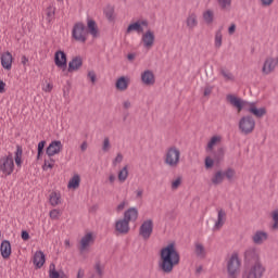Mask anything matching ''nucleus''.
Masks as SVG:
<instances>
[{
	"label": "nucleus",
	"instance_id": "f257e3e1",
	"mask_svg": "<svg viewBox=\"0 0 278 278\" xmlns=\"http://www.w3.org/2000/svg\"><path fill=\"white\" fill-rule=\"evenodd\" d=\"M179 262H181V256L177 251L175 242H172L161 249L159 268L162 270V273L165 275H170V273H173L175 269V266H179Z\"/></svg>",
	"mask_w": 278,
	"mask_h": 278
},
{
	"label": "nucleus",
	"instance_id": "f03ea898",
	"mask_svg": "<svg viewBox=\"0 0 278 278\" xmlns=\"http://www.w3.org/2000/svg\"><path fill=\"white\" fill-rule=\"evenodd\" d=\"M138 220V208L130 207L124 213V218L118 219L115 223V230L117 233H122V236H127L129 231V223H136Z\"/></svg>",
	"mask_w": 278,
	"mask_h": 278
},
{
	"label": "nucleus",
	"instance_id": "7ed1b4c3",
	"mask_svg": "<svg viewBox=\"0 0 278 278\" xmlns=\"http://www.w3.org/2000/svg\"><path fill=\"white\" fill-rule=\"evenodd\" d=\"M54 63L58 68H60L61 75L63 77L68 76V73H71V63H67L66 60V53L64 51H56L54 54Z\"/></svg>",
	"mask_w": 278,
	"mask_h": 278
},
{
	"label": "nucleus",
	"instance_id": "20e7f679",
	"mask_svg": "<svg viewBox=\"0 0 278 278\" xmlns=\"http://www.w3.org/2000/svg\"><path fill=\"white\" fill-rule=\"evenodd\" d=\"M225 177L229 181H233V177H236V169L228 167L225 172L217 170L212 177L211 181L213 186H219L225 181Z\"/></svg>",
	"mask_w": 278,
	"mask_h": 278
},
{
	"label": "nucleus",
	"instance_id": "39448f33",
	"mask_svg": "<svg viewBox=\"0 0 278 278\" xmlns=\"http://www.w3.org/2000/svg\"><path fill=\"white\" fill-rule=\"evenodd\" d=\"M0 173L5 175V177L14 173V156L11 152H9L8 155L0 157Z\"/></svg>",
	"mask_w": 278,
	"mask_h": 278
},
{
	"label": "nucleus",
	"instance_id": "423d86ee",
	"mask_svg": "<svg viewBox=\"0 0 278 278\" xmlns=\"http://www.w3.org/2000/svg\"><path fill=\"white\" fill-rule=\"evenodd\" d=\"M264 273H266V268L262 263H256L243 270L242 278H262L264 277Z\"/></svg>",
	"mask_w": 278,
	"mask_h": 278
},
{
	"label": "nucleus",
	"instance_id": "0eeeda50",
	"mask_svg": "<svg viewBox=\"0 0 278 278\" xmlns=\"http://www.w3.org/2000/svg\"><path fill=\"white\" fill-rule=\"evenodd\" d=\"M255 129V118L251 115H247L241 117L239 121V130L241 134H244V136H249V134H253Z\"/></svg>",
	"mask_w": 278,
	"mask_h": 278
},
{
	"label": "nucleus",
	"instance_id": "6e6552de",
	"mask_svg": "<svg viewBox=\"0 0 278 278\" xmlns=\"http://www.w3.org/2000/svg\"><path fill=\"white\" fill-rule=\"evenodd\" d=\"M228 278H237L240 273V258L233 253L227 262Z\"/></svg>",
	"mask_w": 278,
	"mask_h": 278
},
{
	"label": "nucleus",
	"instance_id": "1a4fd4ad",
	"mask_svg": "<svg viewBox=\"0 0 278 278\" xmlns=\"http://www.w3.org/2000/svg\"><path fill=\"white\" fill-rule=\"evenodd\" d=\"M179 157H181V152L179 149H177V147H170L168 148L165 156V164L172 168H175V166L179 164Z\"/></svg>",
	"mask_w": 278,
	"mask_h": 278
},
{
	"label": "nucleus",
	"instance_id": "9d476101",
	"mask_svg": "<svg viewBox=\"0 0 278 278\" xmlns=\"http://www.w3.org/2000/svg\"><path fill=\"white\" fill-rule=\"evenodd\" d=\"M86 30V25L84 23L78 22L74 25L73 30H72V38L76 40V42H81L85 45V42L88 40L84 31Z\"/></svg>",
	"mask_w": 278,
	"mask_h": 278
},
{
	"label": "nucleus",
	"instance_id": "9b49d317",
	"mask_svg": "<svg viewBox=\"0 0 278 278\" xmlns=\"http://www.w3.org/2000/svg\"><path fill=\"white\" fill-rule=\"evenodd\" d=\"M151 233H153V219H147L139 228V236H141L143 240H149Z\"/></svg>",
	"mask_w": 278,
	"mask_h": 278
},
{
	"label": "nucleus",
	"instance_id": "f8f14e48",
	"mask_svg": "<svg viewBox=\"0 0 278 278\" xmlns=\"http://www.w3.org/2000/svg\"><path fill=\"white\" fill-rule=\"evenodd\" d=\"M244 263L245 264H262L260 262V254H257V250L255 248H249L248 250H245L244 252Z\"/></svg>",
	"mask_w": 278,
	"mask_h": 278
},
{
	"label": "nucleus",
	"instance_id": "ddd939ff",
	"mask_svg": "<svg viewBox=\"0 0 278 278\" xmlns=\"http://www.w3.org/2000/svg\"><path fill=\"white\" fill-rule=\"evenodd\" d=\"M143 27H149V21L143 20V21H137L135 23H131L128 25L126 29V34H131V31H137V34H142L144 31Z\"/></svg>",
	"mask_w": 278,
	"mask_h": 278
},
{
	"label": "nucleus",
	"instance_id": "4468645a",
	"mask_svg": "<svg viewBox=\"0 0 278 278\" xmlns=\"http://www.w3.org/2000/svg\"><path fill=\"white\" fill-rule=\"evenodd\" d=\"M90 244H94V236L92 232L86 233L80 240V253H86L90 249Z\"/></svg>",
	"mask_w": 278,
	"mask_h": 278
},
{
	"label": "nucleus",
	"instance_id": "2eb2a0df",
	"mask_svg": "<svg viewBox=\"0 0 278 278\" xmlns=\"http://www.w3.org/2000/svg\"><path fill=\"white\" fill-rule=\"evenodd\" d=\"M62 151V141L60 140H54L51 141L49 147L46 149V155L48 157H53V155H58Z\"/></svg>",
	"mask_w": 278,
	"mask_h": 278
},
{
	"label": "nucleus",
	"instance_id": "dca6fc26",
	"mask_svg": "<svg viewBox=\"0 0 278 278\" xmlns=\"http://www.w3.org/2000/svg\"><path fill=\"white\" fill-rule=\"evenodd\" d=\"M87 31L92 36V38H99L101 33L99 31V25L97 22L90 17L87 18Z\"/></svg>",
	"mask_w": 278,
	"mask_h": 278
},
{
	"label": "nucleus",
	"instance_id": "f3484780",
	"mask_svg": "<svg viewBox=\"0 0 278 278\" xmlns=\"http://www.w3.org/2000/svg\"><path fill=\"white\" fill-rule=\"evenodd\" d=\"M226 100L229 101L230 105L236 108L238 112H242V110L244 109V102L241 98H238L233 94H228L226 97Z\"/></svg>",
	"mask_w": 278,
	"mask_h": 278
},
{
	"label": "nucleus",
	"instance_id": "a211bd4d",
	"mask_svg": "<svg viewBox=\"0 0 278 278\" xmlns=\"http://www.w3.org/2000/svg\"><path fill=\"white\" fill-rule=\"evenodd\" d=\"M141 81L144 86H153L155 84V74L151 70H147L141 74Z\"/></svg>",
	"mask_w": 278,
	"mask_h": 278
},
{
	"label": "nucleus",
	"instance_id": "6ab92c4d",
	"mask_svg": "<svg viewBox=\"0 0 278 278\" xmlns=\"http://www.w3.org/2000/svg\"><path fill=\"white\" fill-rule=\"evenodd\" d=\"M0 253L3 260H10V255H12V244L9 240H3L0 245Z\"/></svg>",
	"mask_w": 278,
	"mask_h": 278
},
{
	"label": "nucleus",
	"instance_id": "aec40b11",
	"mask_svg": "<svg viewBox=\"0 0 278 278\" xmlns=\"http://www.w3.org/2000/svg\"><path fill=\"white\" fill-rule=\"evenodd\" d=\"M142 42L147 49H151L155 42V34L152 30H147L146 34L142 35Z\"/></svg>",
	"mask_w": 278,
	"mask_h": 278
},
{
	"label": "nucleus",
	"instance_id": "412c9836",
	"mask_svg": "<svg viewBox=\"0 0 278 278\" xmlns=\"http://www.w3.org/2000/svg\"><path fill=\"white\" fill-rule=\"evenodd\" d=\"M248 112H250V114H253V116H255L256 118H262L263 116H266V108L258 109L255 105V102L250 103Z\"/></svg>",
	"mask_w": 278,
	"mask_h": 278
},
{
	"label": "nucleus",
	"instance_id": "4be33fe9",
	"mask_svg": "<svg viewBox=\"0 0 278 278\" xmlns=\"http://www.w3.org/2000/svg\"><path fill=\"white\" fill-rule=\"evenodd\" d=\"M12 53L10 51H7L1 55V64L2 68H5V71L12 70V62H13Z\"/></svg>",
	"mask_w": 278,
	"mask_h": 278
},
{
	"label": "nucleus",
	"instance_id": "5701e85b",
	"mask_svg": "<svg viewBox=\"0 0 278 278\" xmlns=\"http://www.w3.org/2000/svg\"><path fill=\"white\" fill-rule=\"evenodd\" d=\"M252 240H253L254 244H264L265 240H268V232L257 230L253 235Z\"/></svg>",
	"mask_w": 278,
	"mask_h": 278
},
{
	"label": "nucleus",
	"instance_id": "b1692460",
	"mask_svg": "<svg viewBox=\"0 0 278 278\" xmlns=\"http://www.w3.org/2000/svg\"><path fill=\"white\" fill-rule=\"evenodd\" d=\"M46 257L45 253L42 251H37L33 258V264L36 266V268H41L45 266Z\"/></svg>",
	"mask_w": 278,
	"mask_h": 278
},
{
	"label": "nucleus",
	"instance_id": "393cba45",
	"mask_svg": "<svg viewBox=\"0 0 278 278\" xmlns=\"http://www.w3.org/2000/svg\"><path fill=\"white\" fill-rule=\"evenodd\" d=\"M115 88L122 92L127 90V88H129V80L127 77L121 76L115 83Z\"/></svg>",
	"mask_w": 278,
	"mask_h": 278
},
{
	"label": "nucleus",
	"instance_id": "a878e982",
	"mask_svg": "<svg viewBox=\"0 0 278 278\" xmlns=\"http://www.w3.org/2000/svg\"><path fill=\"white\" fill-rule=\"evenodd\" d=\"M226 218H227V213H225V211L220 208L217 214V220L215 223L214 229H217V230L220 229L223 225H225Z\"/></svg>",
	"mask_w": 278,
	"mask_h": 278
},
{
	"label": "nucleus",
	"instance_id": "bb28decb",
	"mask_svg": "<svg viewBox=\"0 0 278 278\" xmlns=\"http://www.w3.org/2000/svg\"><path fill=\"white\" fill-rule=\"evenodd\" d=\"M81 66H84V60L81 59V56H75L72 59L71 61V71H79V68H81Z\"/></svg>",
	"mask_w": 278,
	"mask_h": 278
},
{
	"label": "nucleus",
	"instance_id": "cd10ccee",
	"mask_svg": "<svg viewBox=\"0 0 278 278\" xmlns=\"http://www.w3.org/2000/svg\"><path fill=\"white\" fill-rule=\"evenodd\" d=\"M213 160H215L216 164H220L222 160L225 159V149L218 148L216 151H212Z\"/></svg>",
	"mask_w": 278,
	"mask_h": 278
},
{
	"label": "nucleus",
	"instance_id": "c85d7f7f",
	"mask_svg": "<svg viewBox=\"0 0 278 278\" xmlns=\"http://www.w3.org/2000/svg\"><path fill=\"white\" fill-rule=\"evenodd\" d=\"M186 23H187V27H189V29H194V27H197V25H199V21L197 20V13L189 14Z\"/></svg>",
	"mask_w": 278,
	"mask_h": 278
},
{
	"label": "nucleus",
	"instance_id": "c756f323",
	"mask_svg": "<svg viewBox=\"0 0 278 278\" xmlns=\"http://www.w3.org/2000/svg\"><path fill=\"white\" fill-rule=\"evenodd\" d=\"M127 177H129L128 166L125 165L117 174V179L121 184H125L127 181Z\"/></svg>",
	"mask_w": 278,
	"mask_h": 278
},
{
	"label": "nucleus",
	"instance_id": "7c9ffc66",
	"mask_svg": "<svg viewBox=\"0 0 278 278\" xmlns=\"http://www.w3.org/2000/svg\"><path fill=\"white\" fill-rule=\"evenodd\" d=\"M215 47L216 49H220V47H223V26H220L215 33Z\"/></svg>",
	"mask_w": 278,
	"mask_h": 278
},
{
	"label": "nucleus",
	"instance_id": "2f4dec72",
	"mask_svg": "<svg viewBox=\"0 0 278 278\" xmlns=\"http://www.w3.org/2000/svg\"><path fill=\"white\" fill-rule=\"evenodd\" d=\"M217 5L223 12L231 10V0H217Z\"/></svg>",
	"mask_w": 278,
	"mask_h": 278
},
{
	"label": "nucleus",
	"instance_id": "473e14b6",
	"mask_svg": "<svg viewBox=\"0 0 278 278\" xmlns=\"http://www.w3.org/2000/svg\"><path fill=\"white\" fill-rule=\"evenodd\" d=\"M15 164L16 166H21L23 164V147L21 146H16Z\"/></svg>",
	"mask_w": 278,
	"mask_h": 278
},
{
	"label": "nucleus",
	"instance_id": "72a5a7b5",
	"mask_svg": "<svg viewBox=\"0 0 278 278\" xmlns=\"http://www.w3.org/2000/svg\"><path fill=\"white\" fill-rule=\"evenodd\" d=\"M203 21L206 23V25H212V23H214V11L206 10L203 13Z\"/></svg>",
	"mask_w": 278,
	"mask_h": 278
},
{
	"label": "nucleus",
	"instance_id": "f704fd0d",
	"mask_svg": "<svg viewBox=\"0 0 278 278\" xmlns=\"http://www.w3.org/2000/svg\"><path fill=\"white\" fill-rule=\"evenodd\" d=\"M81 184V176L79 174H75L71 179V188L72 190H77Z\"/></svg>",
	"mask_w": 278,
	"mask_h": 278
},
{
	"label": "nucleus",
	"instance_id": "c9c22d12",
	"mask_svg": "<svg viewBox=\"0 0 278 278\" xmlns=\"http://www.w3.org/2000/svg\"><path fill=\"white\" fill-rule=\"evenodd\" d=\"M53 18H55V9L53 8V5H49L46 9V21L48 23H51V21H53Z\"/></svg>",
	"mask_w": 278,
	"mask_h": 278
},
{
	"label": "nucleus",
	"instance_id": "e433bc0d",
	"mask_svg": "<svg viewBox=\"0 0 278 278\" xmlns=\"http://www.w3.org/2000/svg\"><path fill=\"white\" fill-rule=\"evenodd\" d=\"M50 204L55 207V205H60V193L53 191L49 197Z\"/></svg>",
	"mask_w": 278,
	"mask_h": 278
},
{
	"label": "nucleus",
	"instance_id": "4c0bfd02",
	"mask_svg": "<svg viewBox=\"0 0 278 278\" xmlns=\"http://www.w3.org/2000/svg\"><path fill=\"white\" fill-rule=\"evenodd\" d=\"M219 73L226 81H233V74L225 67H220Z\"/></svg>",
	"mask_w": 278,
	"mask_h": 278
},
{
	"label": "nucleus",
	"instance_id": "58836bf2",
	"mask_svg": "<svg viewBox=\"0 0 278 278\" xmlns=\"http://www.w3.org/2000/svg\"><path fill=\"white\" fill-rule=\"evenodd\" d=\"M220 142L219 136H213L211 140L207 143L206 151H214V147H216V143Z\"/></svg>",
	"mask_w": 278,
	"mask_h": 278
},
{
	"label": "nucleus",
	"instance_id": "ea45409f",
	"mask_svg": "<svg viewBox=\"0 0 278 278\" xmlns=\"http://www.w3.org/2000/svg\"><path fill=\"white\" fill-rule=\"evenodd\" d=\"M104 15L106 16L108 21H114V7L106 5L104 9Z\"/></svg>",
	"mask_w": 278,
	"mask_h": 278
},
{
	"label": "nucleus",
	"instance_id": "a19ab883",
	"mask_svg": "<svg viewBox=\"0 0 278 278\" xmlns=\"http://www.w3.org/2000/svg\"><path fill=\"white\" fill-rule=\"evenodd\" d=\"M47 146V141L42 140L38 143L37 148V160H40L45 153V147Z\"/></svg>",
	"mask_w": 278,
	"mask_h": 278
},
{
	"label": "nucleus",
	"instance_id": "79ce46f5",
	"mask_svg": "<svg viewBox=\"0 0 278 278\" xmlns=\"http://www.w3.org/2000/svg\"><path fill=\"white\" fill-rule=\"evenodd\" d=\"M195 255L198 257H205V247L201 243H195Z\"/></svg>",
	"mask_w": 278,
	"mask_h": 278
},
{
	"label": "nucleus",
	"instance_id": "37998d69",
	"mask_svg": "<svg viewBox=\"0 0 278 278\" xmlns=\"http://www.w3.org/2000/svg\"><path fill=\"white\" fill-rule=\"evenodd\" d=\"M49 278H60V271H56L53 263L49 266Z\"/></svg>",
	"mask_w": 278,
	"mask_h": 278
},
{
	"label": "nucleus",
	"instance_id": "c03bdc74",
	"mask_svg": "<svg viewBox=\"0 0 278 278\" xmlns=\"http://www.w3.org/2000/svg\"><path fill=\"white\" fill-rule=\"evenodd\" d=\"M214 162H216L212 156H206L204 160V167L206 170H210V168H214Z\"/></svg>",
	"mask_w": 278,
	"mask_h": 278
},
{
	"label": "nucleus",
	"instance_id": "a18cd8bd",
	"mask_svg": "<svg viewBox=\"0 0 278 278\" xmlns=\"http://www.w3.org/2000/svg\"><path fill=\"white\" fill-rule=\"evenodd\" d=\"M55 161L49 156V160H45V164L42 166L43 170H49V168H53Z\"/></svg>",
	"mask_w": 278,
	"mask_h": 278
},
{
	"label": "nucleus",
	"instance_id": "49530a36",
	"mask_svg": "<svg viewBox=\"0 0 278 278\" xmlns=\"http://www.w3.org/2000/svg\"><path fill=\"white\" fill-rule=\"evenodd\" d=\"M63 97L65 99H71V83L67 80V85L63 87Z\"/></svg>",
	"mask_w": 278,
	"mask_h": 278
},
{
	"label": "nucleus",
	"instance_id": "de8ad7c7",
	"mask_svg": "<svg viewBox=\"0 0 278 278\" xmlns=\"http://www.w3.org/2000/svg\"><path fill=\"white\" fill-rule=\"evenodd\" d=\"M94 270L99 278H103V267H101V262H97L94 265Z\"/></svg>",
	"mask_w": 278,
	"mask_h": 278
},
{
	"label": "nucleus",
	"instance_id": "09e8293b",
	"mask_svg": "<svg viewBox=\"0 0 278 278\" xmlns=\"http://www.w3.org/2000/svg\"><path fill=\"white\" fill-rule=\"evenodd\" d=\"M111 147L112 146L110 144V138L109 137L104 138L103 144H102V151L104 153H108V151H110Z\"/></svg>",
	"mask_w": 278,
	"mask_h": 278
},
{
	"label": "nucleus",
	"instance_id": "8fccbe9b",
	"mask_svg": "<svg viewBox=\"0 0 278 278\" xmlns=\"http://www.w3.org/2000/svg\"><path fill=\"white\" fill-rule=\"evenodd\" d=\"M181 186V176L172 181V190H177Z\"/></svg>",
	"mask_w": 278,
	"mask_h": 278
},
{
	"label": "nucleus",
	"instance_id": "3c124183",
	"mask_svg": "<svg viewBox=\"0 0 278 278\" xmlns=\"http://www.w3.org/2000/svg\"><path fill=\"white\" fill-rule=\"evenodd\" d=\"M50 218H52V220H56V218H60V210H52L50 211Z\"/></svg>",
	"mask_w": 278,
	"mask_h": 278
},
{
	"label": "nucleus",
	"instance_id": "603ef678",
	"mask_svg": "<svg viewBox=\"0 0 278 278\" xmlns=\"http://www.w3.org/2000/svg\"><path fill=\"white\" fill-rule=\"evenodd\" d=\"M212 90H214V87L206 85L204 88V97H210L212 94Z\"/></svg>",
	"mask_w": 278,
	"mask_h": 278
},
{
	"label": "nucleus",
	"instance_id": "864d4df0",
	"mask_svg": "<svg viewBox=\"0 0 278 278\" xmlns=\"http://www.w3.org/2000/svg\"><path fill=\"white\" fill-rule=\"evenodd\" d=\"M121 162H123V154L117 153L116 157L113 161V166H116V164H121Z\"/></svg>",
	"mask_w": 278,
	"mask_h": 278
},
{
	"label": "nucleus",
	"instance_id": "5fc2aeb1",
	"mask_svg": "<svg viewBox=\"0 0 278 278\" xmlns=\"http://www.w3.org/2000/svg\"><path fill=\"white\" fill-rule=\"evenodd\" d=\"M88 77L90 78V81L92 84L97 83V74L94 73V71L88 72Z\"/></svg>",
	"mask_w": 278,
	"mask_h": 278
},
{
	"label": "nucleus",
	"instance_id": "6e6d98bb",
	"mask_svg": "<svg viewBox=\"0 0 278 278\" xmlns=\"http://www.w3.org/2000/svg\"><path fill=\"white\" fill-rule=\"evenodd\" d=\"M228 34L230 35V36H233L235 34H236V24H231L230 26H229V28H228Z\"/></svg>",
	"mask_w": 278,
	"mask_h": 278
},
{
	"label": "nucleus",
	"instance_id": "4d7b16f0",
	"mask_svg": "<svg viewBox=\"0 0 278 278\" xmlns=\"http://www.w3.org/2000/svg\"><path fill=\"white\" fill-rule=\"evenodd\" d=\"M274 1H275V0H261L262 5H263L264 8H268V5H273Z\"/></svg>",
	"mask_w": 278,
	"mask_h": 278
},
{
	"label": "nucleus",
	"instance_id": "13d9d810",
	"mask_svg": "<svg viewBox=\"0 0 278 278\" xmlns=\"http://www.w3.org/2000/svg\"><path fill=\"white\" fill-rule=\"evenodd\" d=\"M21 238H22V240H24V241L29 240V232H27L26 230H23V231H22V235H21Z\"/></svg>",
	"mask_w": 278,
	"mask_h": 278
},
{
	"label": "nucleus",
	"instance_id": "bf43d9fd",
	"mask_svg": "<svg viewBox=\"0 0 278 278\" xmlns=\"http://www.w3.org/2000/svg\"><path fill=\"white\" fill-rule=\"evenodd\" d=\"M126 201H123L122 203H119L116 207L117 212H123V210H125V205H126Z\"/></svg>",
	"mask_w": 278,
	"mask_h": 278
},
{
	"label": "nucleus",
	"instance_id": "052dcab7",
	"mask_svg": "<svg viewBox=\"0 0 278 278\" xmlns=\"http://www.w3.org/2000/svg\"><path fill=\"white\" fill-rule=\"evenodd\" d=\"M88 150V141H84L81 144H80V151L84 153Z\"/></svg>",
	"mask_w": 278,
	"mask_h": 278
},
{
	"label": "nucleus",
	"instance_id": "680f3d73",
	"mask_svg": "<svg viewBox=\"0 0 278 278\" xmlns=\"http://www.w3.org/2000/svg\"><path fill=\"white\" fill-rule=\"evenodd\" d=\"M43 90L45 92H51V90H53V84L48 83Z\"/></svg>",
	"mask_w": 278,
	"mask_h": 278
},
{
	"label": "nucleus",
	"instance_id": "e2e57ef3",
	"mask_svg": "<svg viewBox=\"0 0 278 278\" xmlns=\"http://www.w3.org/2000/svg\"><path fill=\"white\" fill-rule=\"evenodd\" d=\"M271 218L274 222H278V210H275L273 213H271Z\"/></svg>",
	"mask_w": 278,
	"mask_h": 278
},
{
	"label": "nucleus",
	"instance_id": "0e129e2a",
	"mask_svg": "<svg viewBox=\"0 0 278 278\" xmlns=\"http://www.w3.org/2000/svg\"><path fill=\"white\" fill-rule=\"evenodd\" d=\"M21 62H22L23 66H26L27 62H29V59L25 55H22Z\"/></svg>",
	"mask_w": 278,
	"mask_h": 278
},
{
	"label": "nucleus",
	"instance_id": "69168bd1",
	"mask_svg": "<svg viewBox=\"0 0 278 278\" xmlns=\"http://www.w3.org/2000/svg\"><path fill=\"white\" fill-rule=\"evenodd\" d=\"M5 92V84L3 80H0V94Z\"/></svg>",
	"mask_w": 278,
	"mask_h": 278
},
{
	"label": "nucleus",
	"instance_id": "338daca9",
	"mask_svg": "<svg viewBox=\"0 0 278 278\" xmlns=\"http://www.w3.org/2000/svg\"><path fill=\"white\" fill-rule=\"evenodd\" d=\"M212 73H214V67L213 66H210L205 70V75H212Z\"/></svg>",
	"mask_w": 278,
	"mask_h": 278
},
{
	"label": "nucleus",
	"instance_id": "774afa93",
	"mask_svg": "<svg viewBox=\"0 0 278 278\" xmlns=\"http://www.w3.org/2000/svg\"><path fill=\"white\" fill-rule=\"evenodd\" d=\"M84 269H79L76 278H84Z\"/></svg>",
	"mask_w": 278,
	"mask_h": 278
}]
</instances>
